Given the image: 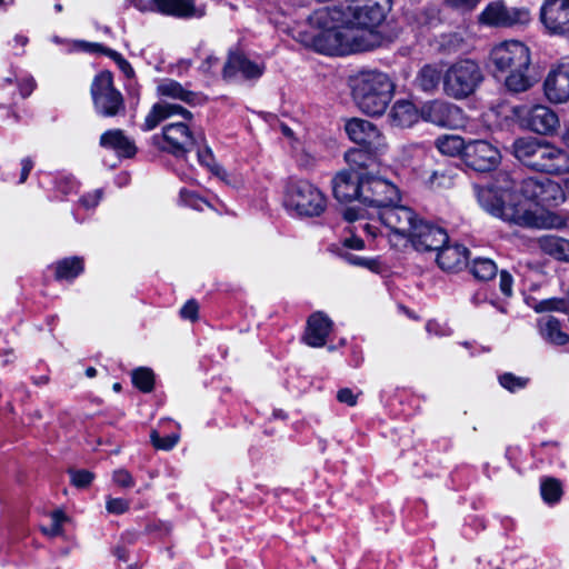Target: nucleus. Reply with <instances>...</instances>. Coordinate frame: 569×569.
<instances>
[{
    "mask_svg": "<svg viewBox=\"0 0 569 569\" xmlns=\"http://www.w3.org/2000/svg\"><path fill=\"white\" fill-rule=\"evenodd\" d=\"M391 10V0H349L347 3L323 7L311 16L321 31L315 47L326 54H350L378 47V28Z\"/></svg>",
    "mask_w": 569,
    "mask_h": 569,
    "instance_id": "f257e3e1",
    "label": "nucleus"
},
{
    "mask_svg": "<svg viewBox=\"0 0 569 569\" xmlns=\"http://www.w3.org/2000/svg\"><path fill=\"white\" fill-rule=\"evenodd\" d=\"M512 153L532 171L555 177L569 174V152L547 140L518 138L512 143Z\"/></svg>",
    "mask_w": 569,
    "mask_h": 569,
    "instance_id": "f03ea898",
    "label": "nucleus"
},
{
    "mask_svg": "<svg viewBox=\"0 0 569 569\" xmlns=\"http://www.w3.org/2000/svg\"><path fill=\"white\" fill-rule=\"evenodd\" d=\"M500 190L495 187H476L479 204L490 214L507 222L527 228H550L556 217H545L527 209L520 203H507L510 199L509 189Z\"/></svg>",
    "mask_w": 569,
    "mask_h": 569,
    "instance_id": "7ed1b4c3",
    "label": "nucleus"
},
{
    "mask_svg": "<svg viewBox=\"0 0 569 569\" xmlns=\"http://www.w3.org/2000/svg\"><path fill=\"white\" fill-rule=\"evenodd\" d=\"M491 60L496 72L505 76L509 91L523 92L532 86L528 76L530 50L525 43L518 40L501 42L491 50Z\"/></svg>",
    "mask_w": 569,
    "mask_h": 569,
    "instance_id": "20e7f679",
    "label": "nucleus"
},
{
    "mask_svg": "<svg viewBox=\"0 0 569 569\" xmlns=\"http://www.w3.org/2000/svg\"><path fill=\"white\" fill-rule=\"evenodd\" d=\"M390 77L379 70H362L351 79L352 97L359 109L369 116H381L393 93Z\"/></svg>",
    "mask_w": 569,
    "mask_h": 569,
    "instance_id": "39448f33",
    "label": "nucleus"
},
{
    "mask_svg": "<svg viewBox=\"0 0 569 569\" xmlns=\"http://www.w3.org/2000/svg\"><path fill=\"white\" fill-rule=\"evenodd\" d=\"M399 200L400 193L397 186L381 177L365 173L360 188V203L365 208H347L343 211V218L349 222L365 218L375 219L377 211L388 204L398 203Z\"/></svg>",
    "mask_w": 569,
    "mask_h": 569,
    "instance_id": "423d86ee",
    "label": "nucleus"
},
{
    "mask_svg": "<svg viewBox=\"0 0 569 569\" xmlns=\"http://www.w3.org/2000/svg\"><path fill=\"white\" fill-rule=\"evenodd\" d=\"M482 80L479 64L471 59H461L443 71L442 91L452 99L462 100L473 94Z\"/></svg>",
    "mask_w": 569,
    "mask_h": 569,
    "instance_id": "0eeeda50",
    "label": "nucleus"
},
{
    "mask_svg": "<svg viewBox=\"0 0 569 569\" xmlns=\"http://www.w3.org/2000/svg\"><path fill=\"white\" fill-rule=\"evenodd\" d=\"M286 208L299 217H319L327 208L322 191L307 180L291 181L286 189Z\"/></svg>",
    "mask_w": 569,
    "mask_h": 569,
    "instance_id": "6e6552de",
    "label": "nucleus"
},
{
    "mask_svg": "<svg viewBox=\"0 0 569 569\" xmlns=\"http://www.w3.org/2000/svg\"><path fill=\"white\" fill-rule=\"evenodd\" d=\"M512 113L522 127L539 134H552L560 124L557 113L545 104L516 106Z\"/></svg>",
    "mask_w": 569,
    "mask_h": 569,
    "instance_id": "1a4fd4ad",
    "label": "nucleus"
},
{
    "mask_svg": "<svg viewBox=\"0 0 569 569\" xmlns=\"http://www.w3.org/2000/svg\"><path fill=\"white\" fill-rule=\"evenodd\" d=\"M91 96L98 113L113 117L124 108L122 94L113 87L111 72L102 71L93 79Z\"/></svg>",
    "mask_w": 569,
    "mask_h": 569,
    "instance_id": "9d476101",
    "label": "nucleus"
},
{
    "mask_svg": "<svg viewBox=\"0 0 569 569\" xmlns=\"http://www.w3.org/2000/svg\"><path fill=\"white\" fill-rule=\"evenodd\" d=\"M520 192L526 199L541 207H557L566 199L560 183L549 178H526L521 181Z\"/></svg>",
    "mask_w": 569,
    "mask_h": 569,
    "instance_id": "9b49d317",
    "label": "nucleus"
},
{
    "mask_svg": "<svg viewBox=\"0 0 569 569\" xmlns=\"http://www.w3.org/2000/svg\"><path fill=\"white\" fill-rule=\"evenodd\" d=\"M420 117L425 121L449 129H458L466 123L463 110L443 100H432L425 103L420 110Z\"/></svg>",
    "mask_w": 569,
    "mask_h": 569,
    "instance_id": "f8f14e48",
    "label": "nucleus"
},
{
    "mask_svg": "<svg viewBox=\"0 0 569 569\" xmlns=\"http://www.w3.org/2000/svg\"><path fill=\"white\" fill-rule=\"evenodd\" d=\"M373 220L379 221L393 233L408 239L418 222L416 213L409 207L398 206L397 203L388 204L377 211Z\"/></svg>",
    "mask_w": 569,
    "mask_h": 569,
    "instance_id": "ddd939ff",
    "label": "nucleus"
},
{
    "mask_svg": "<svg viewBox=\"0 0 569 569\" xmlns=\"http://www.w3.org/2000/svg\"><path fill=\"white\" fill-rule=\"evenodd\" d=\"M481 23L493 27H512L530 21V12L526 8H509L497 1L488 4L479 16Z\"/></svg>",
    "mask_w": 569,
    "mask_h": 569,
    "instance_id": "4468645a",
    "label": "nucleus"
},
{
    "mask_svg": "<svg viewBox=\"0 0 569 569\" xmlns=\"http://www.w3.org/2000/svg\"><path fill=\"white\" fill-rule=\"evenodd\" d=\"M500 151L488 141L472 140L465 148V161L476 171H490L500 163Z\"/></svg>",
    "mask_w": 569,
    "mask_h": 569,
    "instance_id": "2eb2a0df",
    "label": "nucleus"
},
{
    "mask_svg": "<svg viewBox=\"0 0 569 569\" xmlns=\"http://www.w3.org/2000/svg\"><path fill=\"white\" fill-rule=\"evenodd\" d=\"M346 133L355 143L369 148L373 152H382L386 141L380 130L370 121L353 118L345 126Z\"/></svg>",
    "mask_w": 569,
    "mask_h": 569,
    "instance_id": "dca6fc26",
    "label": "nucleus"
},
{
    "mask_svg": "<svg viewBox=\"0 0 569 569\" xmlns=\"http://www.w3.org/2000/svg\"><path fill=\"white\" fill-rule=\"evenodd\" d=\"M540 20L551 34H569V0H545Z\"/></svg>",
    "mask_w": 569,
    "mask_h": 569,
    "instance_id": "f3484780",
    "label": "nucleus"
},
{
    "mask_svg": "<svg viewBox=\"0 0 569 569\" xmlns=\"http://www.w3.org/2000/svg\"><path fill=\"white\" fill-rule=\"evenodd\" d=\"M162 136L164 141L162 149L177 157L192 150L198 144V138L191 132L190 127L182 121L164 126Z\"/></svg>",
    "mask_w": 569,
    "mask_h": 569,
    "instance_id": "a211bd4d",
    "label": "nucleus"
},
{
    "mask_svg": "<svg viewBox=\"0 0 569 569\" xmlns=\"http://www.w3.org/2000/svg\"><path fill=\"white\" fill-rule=\"evenodd\" d=\"M266 70L263 61L252 60L242 52H231L223 67V78L227 80L238 77L244 80H258Z\"/></svg>",
    "mask_w": 569,
    "mask_h": 569,
    "instance_id": "6ab92c4d",
    "label": "nucleus"
},
{
    "mask_svg": "<svg viewBox=\"0 0 569 569\" xmlns=\"http://www.w3.org/2000/svg\"><path fill=\"white\" fill-rule=\"evenodd\" d=\"M543 89L550 102L563 103L569 100V60L561 61L550 69Z\"/></svg>",
    "mask_w": 569,
    "mask_h": 569,
    "instance_id": "aec40b11",
    "label": "nucleus"
},
{
    "mask_svg": "<svg viewBox=\"0 0 569 569\" xmlns=\"http://www.w3.org/2000/svg\"><path fill=\"white\" fill-rule=\"evenodd\" d=\"M409 239L418 251H435L447 243L448 234L440 227L419 221L413 228Z\"/></svg>",
    "mask_w": 569,
    "mask_h": 569,
    "instance_id": "412c9836",
    "label": "nucleus"
},
{
    "mask_svg": "<svg viewBox=\"0 0 569 569\" xmlns=\"http://www.w3.org/2000/svg\"><path fill=\"white\" fill-rule=\"evenodd\" d=\"M363 172L342 170L332 179V191L337 200L348 202L358 200L360 202V188Z\"/></svg>",
    "mask_w": 569,
    "mask_h": 569,
    "instance_id": "4be33fe9",
    "label": "nucleus"
},
{
    "mask_svg": "<svg viewBox=\"0 0 569 569\" xmlns=\"http://www.w3.org/2000/svg\"><path fill=\"white\" fill-rule=\"evenodd\" d=\"M331 329L330 318L323 312H315L308 319L303 341L312 348L323 347Z\"/></svg>",
    "mask_w": 569,
    "mask_h": 569,
    "instance_id": "5701e85b",
    "label": "nucleus"
},
{
    "mask_svg": "<svg viewBox=\"0 0 569 569\" xmlns=\"http://www.w3.org/2000/svg\"><path fill=\"white\" fill-rule=\"evenodd\" d=\"M174 116H180L183 120L190 121L192 113L180 104L169 102H158L152 106L151 110L144 118L142 130L150 131L154 129L161 121Z\"/></svg>",
    "mask_w": 569,
    "mask_h": 569,
    "instance_id": "b1692460",
    "label": "nucleus"
},
{
    "mask_svg": "<svg viewBox=\"0 0 569 569\" xmlns=\"http://www.w3.org/2000/svg\"><path fill=\"white\" fill-rule=\"evenodd\" d=\"M436 251L437 263L443 271L457 272L467 266L469 251L465 246L446 243Z\"/></svg>",
    "mask_w": 569,
    "mask_h": 569,
    "instance_id": "393cba45",
    "label": "nucleus"
},
{
    "mask_svg": "<svg viewBox=\"0 0 569 569\" xmlns=\"http://www.w3.org/2000/svg\"><path fill=\"white\" fill-rule=\"evenodd\" d=\"M537 329L541 339L556 347L569 343V335L563 330L560 320L553 316H543L537 321Z\"/></svg>",
    "mask_w": 569,
    "mask_h": 569,
    "instance_id": "a878e982",
    "label": "nucleus"
},
{
    "mask_svg": "<svg viewBox=\"0 0 569 569\" xmlns=\"http://www.w3.org/2000/svg\"><path fill=\"white\" fill-rule=\"evenodd\" d=\"M157 93L168 99L180 100L190 106L201 104L204 97L198 92L188 90L176 80L164 79L157 86Z\"/></svg>",
    "mask_w": 569,
    "mask_h": 569,
    "instance_id": "bb28decb",
    "label": "nucleus"
},
{
    "mask_svg": "<svg viewBox=\"0 0 569 569\" xmlns=\"http://www.w3.org/2000/svg\"><path fill=\"white\" fill-rule=\"evenodd\" d=\"M100 146L124 158L133 157L137 151L133 141L120 129H111L103 132L100 137Z\"/></svg>",
    "mask_w": 569,
    "mask_h": 569,
    "instance_id": "cd10ccee",
    "label": "nucleus"
},
{
    "mask_svg": "<svg viewBox=\"0 0 569 569\" xmlns=\"http://www.w3.org/2000/svg\"><path fill=\"white\" fill-rule=\"evenodd\" d=\"M419 116L420 112L415 104L407 100L397 101L389 113L391 123L400 128L411 127L417 122Z\"/></svg>",
    "mask_w": 569,
    "mask_h": 569,
    "instance_id": "c85d7f7f",
    "label": "nucleus"
},
{
    "mask_svg": "<svg viewBox=\"0 0 569 569\" xmlns=\"http://www.w3.org/2000/svg\"><path fill=\"white\" fill-rule=\"evenodd\" d=\"M153 4L158 12L167 16L187 18L194 14L193 0H153Z\"/></svg>",
    "mask_w": 569,
    "mask_h": 569,
    "instance_id": "c756f323",
    "label": "nucleus"
},
{
    "mask_svg": "<svg viewBox=\"0 0 569 569\" xmlns=\"http://www.w3.org/2000/svg\"><path fill=\"white\" fill-rule=\"evenodd\" d=\"M540 248L543 252L558 259L569 261V240L555 237L545 236L539 239Z\"/></svg>",
    "mask_w": 569,
    "mask_h": 569,
    "instance_id": "7c9ffc66",
    "label": "nucleus"
},
{
    "mask_svg": "<svg viewBox=\"0 0 569 569\" xmlns=\"http://www.w3.org/2000/svg\"><path fill=\"white\" fill-rule=\"evenodd\" d=\"M380 152H373L369 148H355L346 152L345 159L352 168L350 171L368 169L376 163V157Z\"/></svg>",
    "mask_w": 569,
    "mask_h": 569,
    "instance_id": "2f4dec72",
    "label": "nucleus"
},
{
    "mask_svg": "<svg viewBox=\"0 0 569 569\" xmlns=\"http://www.w3.org/2000/svg\"><path fill=\"white\" fill-rule=\"evenodd\" d=\"M83 259L80 257H70L59 260L56 263V279L73 280L83 272Z\"/></svg>",
    "mask_w": 569,
    "mask_h": 569,
    "instance_id": "473e14b6",
    "label": "nucleus"
},
{
    "mask_svg": "<svg viewBox=\"0 0 569 569\" xmlns=\"http://www.w3.org/2000/svg\"><path fill=\"white\" fill-rule=\"evenodd\" d=\"M436 148L445 156L456 157L465 152L466 143L463 139L456 134H443L436 142Z\"/></svg>",
    "mask_w": 569,
    "mask_h": 569,
    "instance_id": "72a5a7b5",
    "label": "nucleus"
},
{
    "mask_svg": "<svg viewBox=\"0 0 569 569\" xmlns=\"http://www.w3.org/2000/svg\"><path fill=\"white\" fill-rule=\"evenodd\" d=\"M443 72L439 71L435 66H423L418 76L417 81L419 87L426 92H432L437 89L440 81L442 82Z\"/></svg>",
    "mask_w": 569,
    "mask_h": 569,
    "instance_id": "f704fd0d",
    "label": "nucleus"
},
{
    "mask_svg": "<svg viewBox=\"0 0 569 569\" xmlns=\"http://www.w3.org/2000/svg\"><path fill=\"white\" fill-rule=\"evenodd\" d=\"M471 273L479 280H490L498 271L497 264L489 258H475L470 267Z\"/></svg>",
    "mask_w": 569,
    "mask_h": 569,
    "instance_id": "c9c22d12",
    "label": "nucleus"
},
{
    "mask_svg": "<svg viewBox=\"0 0 569 569\" xmlns=\"http://www.w3.org/2000/svg\"><path fill=\"white\" fill-rule=\"evenodd\" d=\"M132 382L142 392H150L154 385V375L149 368H138L132 371Z\"/></svg>",
    "mask_w": 569,
    "mask_h": 569,
    "instance_id": "e433bc0d",
    "label": "nucleus"
},
{
    "mask_svg": "<svg viewBox=\"0 0 569 569\" xmlns=\"http://www.w3.org/2000/svg\"><path fill=\"white\" fill-rule=\"evenodd\" d=\"M541 496L547 503L558 502L562 495L561 483L553 478L545 479L541 482Z\"/></svg>",
    "mask_w": 569,
    "mask_h": 569,
    "instance_id": "4c0bfd02",
    "label": "nucleus"
},
{
    "mask_svg": "<svg viewBox=\"0 0 569 569\" xmlns=\"http://www.w3.org/2000/svg\"><path fill=\"white\" fill-rule=\"evenodd\" d=\"M92 47L96 50H100L104 54L110 57L117 63L118 68L121 70V72L124 74L126 78H128V79L134 78L133 68L131 67L129 61L126 60L119 52H117L112 49L103 48L101 44H98V43H93Z\"/></svg>",
    "mask_w": 569,
    "mask_h": 569,
    "instance_id": "58836bf2",
    "label": "nucleus"
},
{
    "mask_svg": "<svg viewBox=\"0 0 569 569\" xmlns=\"http://www.w3.org/2000/svg\"><path fill=\"white\" fill-rule=\"evenodd\" d=\"M51 525L49 527H42V532L48 537H58L63 532V523L68 520V517L62 510H54L50 515Z\"/></svg>",
    "mask_w": 569,
    "mask_h": 569,
    "instance_id": "ea45409f",
    "label": "nucleus"
},
{
    "mask_svg": "<svg viewBox=\"0 0 569 569\" xmlns=\"http://www.w3.org/2000/svg\"><path fill=\"white\" fill-rule=\"evenodd\" d=\"M529 382L528 378L515 376L511 372H505L499 376V383L510 392L525 389Z\"/></svg>",
    "mask_w": 569,
    "mask_h": 569,
    "instance_id": "a19ab883",
    "label": "nucleus"
},
{
    "mask_svg": "<svg viewBox=\"0 0 569 569\" xmlns=\"http://www.w3.org/2000/svg\"><path fill=\"white\" fill-rule=\"evenodd\" d=\"M198 160L202 166L209 168L214 174L220 177L221 179H226L227 172L219 166L214 163V158L209 148L199 149L198 150Z\"/></svg>",
    "mask_w": 569,
    "mask_h": 569,
    "instance_id": "79ce46f5",
    "label": "nucleus"
},
{
    "mask_svg": "<svg viewBox=\"0 0 569 569\" xmlns=\"http://www.w3.org/2000/svg\"><path fill=\"white\" fill-rule=\"evenodd\" d=\"M180 201L183 204L198 211H202L206 207L210 206L204 199L200 198L194 192L186 189H182L180 191Z\"/></svg>",
    "mask_w": 569,
    "mask_h": 569,
    "instance_id": "37998d69",
    "label": "nucleus"
},
{
    "mask_svg": "<svg viewBox=\"0 0 569 569\" xmlns=\"http://www.w3.org/2000/svg\"><path fill=\"white\" fill-rule=\"evenodd\" d=\"M151 442L157 449L161 450H170L172 449L179 441V435L172 433L164 437H161L156 430H153L150 435Z\"/></svg>",
    "mask_w": 569,
    "mask_h": 569,
    "instance_id": "c03bdc74",
    "label": "nucleus"
},
{
    "mask_svg": "<svg viewBox=\"0 0 569 569\" xmlns=\"http://www.w3.org/2000/svg\"><path fill=\"white\" fill-rule=\"evenodd\" d=\"M130 508V502L123 498H108L106 509L109 513L122 515Z\"/></svg>",
    "mask_w": 569,
    "mask_h": 569,
    "instance_id": "a18cd8bd",
    "label": "nucleus"
},
{
    "mask_svg": "<svg viewBox=\"0 0 569 569\" xmlns=\"http://www.w3.org/2000/svg\"><path fill=\"white\" fill-rule=\"evenodd\" d=\"M70 478L73 486L84 488L93 480V473L88 470H71Z\"/></svg>",
    "mask_w": 569,
    "mask_h": 569,
    "instance_id": "49530a36",
    "label": "nucleus"
},
{
    "mask_svg": "<svg viewBox=\"0 0 569 569\" xmlns=\"http://www.w3.org/2000/svg\"><path fill=\"white\" fill-rule=\"evenodd\" d=\"M113 482L120 488H132L134 486V479L132 475L126 469H117L112 475Z\"/></svg>",
    "mask_w": 569,
    "mask_h": 569,
    "instance_id": "de8ad7c7",
    "label": "nucleus"
},
{
    "mask_svg": "<svg viewBox=\"0 0 569 569\" xmlns=\"http://www.w3.org/2000/svg\"><path fill=\"white\" fill-rule=\"evenodd\" d=\"M537 312L546 311H566L565 302L558 299H546L541 300L535 306Z\"/></svg>",
    "mask_w": 569,
    "mask_h": 569,
    "instance_id": "09e8293b",
    "label": "nucleus"
},
{
    "mask_svg": "<svg viewBox=\"0 0 569 569\" xmlns=\"http://www.w3.org/2000/svg\"><path fill=\"white\" fill-rule=\"evenodd\" d=\"M343 259L348 263H350V264L359 266V267H365V268H368V269H371V270L377 267V261L376 260L362 258V257H359V256H356V254H352V253L343 254Z\"/></svg>",
    "mask_w": 569,
    "mask_h": 569,
    "instance_id": "8fccbe9b",
    "label": "nucleus"
},
{
    "mask_svg": "<svg viewBox=\"0 0 569 569\" xmlns=\"http://www.w3.org/2000/svg\"><path fill=\"white\" fill-rule=\"evenodd\" d=\"M102 198V190L97 189L93 192H90L86 196H82L79 200L80 206L84 209H91L98 206L99 201Z\"/></svg>",
    "mask_w": 569,
    "mask_h": 569,
    "instance_id": "3c124183",
    "label": "nucleus"
},
{
    "mask_svg": "<svg viewBox=\"0 0 569 569\" xmlns=\"http://www.w3.org/2000/svg\"><path fill=\"white\" fill-rule=\"evenodd\" d=\"M199 306L196 300L187 301L180 309V316L183 319L194 321L198 318Z\"/></svg>",
    "mask_w": 569,
    "mask_h": 569,
    "instance_id": "603ef678",
    "label": "nucleus"
},
{
    "mask_svg": "<svg viewBox=\"0 0 569 569\" xmlns=\"http://www.w3.org/2000/svg\"><path fill=\"white\" fill-rule=\"evenodd\" d=\"M427 183L431 188L447 187L450 183V178L443 172L433 171L427 179Z\"/></svg>",
    "mask_w": 569,
    "mask_h": 569,
    "instance_id": "864d4df0",
    "label": "nucleus"
},
{
    "mask_svg": "<svg viewBox=\"0 0 569 569\" xmlns=\"http://www.w3.org/2000/svg\"><path fill=\"white\" fill-rule=\"evenodd\" d=\"M512 277L507 271H501L499 277V288L506 297L512 295Z\"/></svg>",
    "mask_w": 569,
    "mask_h": 569,
    "instance_id": "5fc2aeb1",
    "label": "nucleus"
},
{
    "mask_svg": "<svg viewBox=\"0 0 569 569\" xmlns=\"http://www.w3.org/2000/svg\"><path fill=\"white\" fill-rule=\"evenodd\" d=\"M337 399L341 403H346L350 407L356 406L358 396L349 388H342L337 393Z\"/></svg>",
    "mask_w": 569,
    "mask_h": 569,
    "instance_id": "6e6d98bb",
    "label": "nucleus"
},
{
    "mask_svg": "<svg viewBox=\"0 0 569 569\" xmlns=\"http://www.w3.org/2000/svg\"><path fill=\"white\" fill-rule=\"evenodd\" d=\"M297 162L299 167L309 170L316 166L317 159L313 154L303 150L298 154Z\"/></svg>",
    "mask_w": 569,
    "mask_h": 569,
    "instance_id": "4d7b16f0",
    "label": "nucleus"
},
{
    "mask_svg": "<svg viewBox=\"0 0 569 569\" xmlns=\"http://www.w3.org/2000/svg\"><path fill=\"white\" fill-rule=\"evenodd\" d=\"M480 0H447V3L458 10L468 11L472 10Z\"/></svg>",
    "mask_w": 569,
    "mask_h": 569,
    "instance_id": "13d9d810",
    "label": "nucleus"
},
{
    "mask_svg": "<svg viewBox=\"0 0 569 569\" xmlns=\"http://www.w3.org/2000/svg\"><path fill=\"white\" fill-rule=\"evenodd\" d=\"M36 88V81L31 77H27L19 82V91L22 98L29 97Z\"/></svg>",
    "mask_w": 569,
    "mask_h": 569,
    "instance_id": "bf43d9fd",
    "label": "nucleus"
},
{
    "mask_svg": "<svg viewBox=\"0 0 569 569\" xmlns=\"http://www.w3.org/2000/svg\"><path fill=\"white\" fill-rule=\"evenodd\" d=\"M127 6L133 7L137 10L141 12L152 11L156 10V7L152 1H144V0H126Z\"/></svg>",
    "mask_w": 569,
    "mask_h": 569,
    "instance_id": "052dcab7",
    "label": "nucleus"
},
{
    "mask_svg": "<svg viewBox=\"0 0 569 569\" xmlns=\"http://www.w3.org/2000/svg\"><path fill=\"white\" fill-rule=\"evenodd\" d=\"M33 161L31 158H24L21 160V172L19 183H24L28 179L30 171L33 168Z\"/></svg>",
    "mask_w": 569,
    "mask_h": 569,
    "instance_id": "680f3d73",
    "label": "nucleus"
},
{
    "mask_svg": "<svg viewBox=\"0 0 569 569\" xmlns=\"http://www.w3.org/2000/svg\"><path fill=\"white\" fill-rule=\"evenodd\" d=\"M59 190L68 194L77 190V181L73 178H64L58 184Z\"/></svg>",
    "mask_w": 569,
    "mask_h": 569,
    "instance_id": "e2e57ef3",
    "label": "nucleus"
},
{
    "mask_svg": "<svg viewBox=\"0 0 569 569\" xmlns=\"http://www.w3.org/2000/svg\"><path fill=\"white\" fill-rule=\"evenodd\" d=\"M343 246L350 249L360 250L363 248V241L357 236L348 237L343 240Z\"/></svg>",
    "mask_w": 569,
    "mask_h": 569,
    "instance_id": "0e129e2a",
    "label": "nucleus"
},
{
    "mask_svg": "<svg viewBox=\"0 0 569 569\" xmlns=\"http://www.w3.org/2000/svg\"><path fill=\"white\" fill-rule=\"evenodd\" d=\"M426 330L430 335H436V336L448 335L447 331L437 321H432V320L427 322Z\"/></svg>",
    "mask_w": 569,
    "mask_h": 569,
    "instance_id": "69168bd1",
    "label": "nucleus"
},
{
    "mask_svg": "<svg viewBox=\"0 0 569 569\" xmlns=\"http://www.w3.org/2000/svg\"><path fill=\"white\" fill-rule=\"evenodd\" d=\"M461 39L456 34H449L443 37L442 46L448 44V50H456L460 46Z\"/></svg>",
    "mask_w": 569,
    "mask_h": 569,
    "instance_id": "338daca9",
    "label": "nucleus"
},
{
    "mask_svg": "<svg viewBox=\"0 0 569 569\" xmlns=\"http://www.w3.org/2000/svg\"><path fill=\"white\" fill-rule=\"evenodd\" d=\"M218 63V58L210 54L206 58V60L200 66L202 72H210L212 67Z\"/></svg>",
    "mask_w": 569,
    "mask_h": 569,
    "instance_id": "774afa93",
    "label": "nucleus"
}]
</instances>
